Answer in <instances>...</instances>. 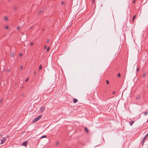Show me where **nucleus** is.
<instances>
[{
    "instance_id": "dca6fc26",
    "label": "nucleus",
    "mask_w": 148,
    "mask_h": 148,
    "mask_svg": "<svg viewBox=\"0 0 148 148\" xmlns=\"http://www.w3.org/2000/svg\"><path fill=\"white\" fill-rule=\"evenodd\" d=\"M50 48L49 47H48L47 49V51H49L50 49Z\"/></svg>"
},
{
    "instance_id": "2eb2a0df",
    "label": "nucleus",
    "mask_w": 148,
    "mask_h": 148,
    "mask_svg": "<svg viewBox=\"0 0 148 148\" xmlns=\"http://www.w3.org/2000/svg\"><path fill=\"white\" fill-rule=\"evenodd\" d=\"M136 15L135 16H133V20H132V21H134V19H135V17H136Z\"/></svg>"
},
{
    "instance_id": "4be33fe9",
    "label": "nucleus",
    "mask_w": 148,
    "mask_h": 148,
    "mask_svg": "<svg viewBox=\"0 0 148 148\" xmlns=\"http://www.w3.org/2000/svg\"><path fill=\"white\" fill-rule=\"evenodd\" d=\"M95 0H92V3H95Z\"/></svg>"
},
{
    "instance_id": "bb28decb",
    "label": "nucleus",
    "mask_w": 148,
    "mask_h": 148,
    "mask_svg": "<svg viewBox=\"0 0 148 148\" xmlns=\"http://www.w3.org/2000/svg\"><path fill=\"white\" fill-rule=\"evenodd\" d=\"M23 69V66H21V67H20V69L21 70H22Z\"/></svg>"
},
{
    "instance_id": "20e7f679",
    "label": "nucleus",
    "mask_w": 148,
    "mask_h": 148,
    "mask_svg": "<svg viewBox=\"0 0 148 148\" xmlns=\"http://www.w3.org/2000/svg\"><path fill=\"white\" fill-rule=\"evenodd\" d=\"M146 138H145V137H144L143 139V140L142 141V145H143V144H144L145 142V140Z\"/></svg>"
},
{
    "instance_id": "5701e85b",
    "label": "nucleus",
    "mask_w": 148,
    "mask_h": 148,
    "mask_svg": "<svg viewBox=\"0 0 148 148\" xmlns=\"http://www.w3.org/2000/svg\"><path fill=\"white\" fill-rule=\"evenodd\" d=\"M49 39H47V43H48L49 42Z\"/></svg>"
},
{
    "instance_id": "412c9836",
    "label": "nucleus",
    "mask_w": 148,
    "mask_h": 148,
    "mask_svg": "<svg viewBox=\"0 0 148 148\" xmlns=\"http://www.w3.org/2000/svg\"><path fill=\"white\" fill-rule=\"evenodd\" d=\"M121 74L120 73H119L118 74V77H120L121 76Z\"/></svg>"
},
{
    "instance_id": "b1692460",
    "label": "nucleus",
    "mask_w": 148,
    "mask_h": 148,
    "mask_svg": "<svg viewBox=\"0 0 148 148\" xmlns=\"http://www.w3.org/2000/svg\"><path fill=\"white\" fill-rule=\"evenodd\" d=\"M47 47V45H45L44 46V49H46Z\"/></svg>"
},
{
    "instance_id": "7c9ffc66",
    "label": "nucleus",
    "mask_w": 148,
    "mask_h": 148,
    "mask_svg": "<svg viewBox=\"0 0 148 148\" xmlns=\"http://www.w3.org/2000/svg\"><path fill=\"white\" fill-rule=\"evenodd\" d=\"M28 78H27V79H26V80H25V82H27L28 81Z\"/></svg>"
},
{
    "instance_id": "f8f14e48",
    "label": "nucleus",
    "mask_w": 148,
    "mask_h": 148,
    "mask_svg": "<svg viewBox=\"0 0 148 148\" xmlns=\"http://www.w3.org/2000/svg\"><path fill=\"white\" fill-rule=\"evenodd\" d=\"M4 19L6 21H7L8 20V18L6 16H5L4 17Z\"/></svg>"
},
{
    "instance_id": "7ed1b4c3",
    "label": "nucleus",
    "mask_w": 148,
    "mask_h": 148,
    "mask_svg": "<svg viewBox=\"0 0 148 148\" xmlns=\"http://www.w3.org/2000/svg\"><path fill=\"white\" fill-rule=\"evenodd\" d=\"M5 139L4 137H3L2 138V139L1 140V144H2L3 143V142H5Z\"/></svg>"
},
{
    "instance_id": "4468645a",
    "label": "nucleus",
    "mask_w": 148,
    "mask_h": 148,
    "mask_svg": "<svg viewBox=\"0 0 148 148\" xmlns=\"http://www.w3.org/2000/svg\"><path fill=\"white\" fill-rule=\"evenodd\" d=\"M42 66L41 65H40L39 68V70H40L41 69H42Z\"/></svg>"
},
{
    "instance_id": "39448f33",
    "label": "nucleus",
    "mask_w": 148,
    "mask_h": 148,
    "mask_svg": "<svg viewBox=\"0 0 148 148\" xmlns=\"http://www.w3.org/2000/svg\"><path fill=\"white\" fill-rule=\"evenodd\" d=\"M28 143V142L27 141H25L24 142H23L22 143V145L23 146H26L27 145V144Z\"/></svg>"
},
{
    "instance_id": "4c0bfd02",
    "label": "nucleus",
    "mask_w": 148,
    "mask_h": 148,
    "mask_svg": "<svg viewBox=\"0 0 148 148\" xmlns=\"http://www.w3.org/2000/svg\"><path fill=\"white\" fill-rule=\"evenodd\" d=\"M33 27V26H32L29 29H30L32 27Z\"/></svg>"
},
{
    "instance_id": "6ab92c4d",
    "label": "nucleus",
    "mask_w": 148,
    "mask_h": 148,
    "mask_svg": "<svg viewBox=\"0 0 148 148\" xmlns=\"http://www.w3.org/2000/svg\"><path fill=\"white\" fill-rule=\"evenodd\" d=\"M145 76V73H144L143 75H142V77H144Z\"/></svg>"
},
{
    "instance_id": "393cba45",
    "label": "nucleus",
    "mask_w": 148,
    "mask_h": 148,
    "mask_svg": "<svg viewBox=\"0 0 148 148\" xmlns=\"http://www.w3.org/2000/svg\"><path fill=\"white\" fill-rule=\"evenodd\" d=\"M148 136V133L146 135H145V136L144 137H145V138H146Z\"/></svg>"
},
{
    "instance_id": "a18cd8bd",
    "label": "nucleus",
    "mask_w": 148,
    "mask_h": 148,
    "mask_svg": "<svg viewBox=\"0 0 148 148\" xmlns=\"http://www.w3.org/2000/svg\"><path fill=\"white\" fill-rule=\"evenodd\" d=\"M23 95H22V96H23Z\"/></svg>"
},
{
    "instance_id": "aec40b11",
    "label": "nucleus",
    "mask_w": 148,
    "mask_h": 148,
    "mask_svg": "<svg viewBox=\"0 0 148 148\" xmlns=\"http://www.w3.org/2000/svg\"><path fill=\"white\" fill-rule=\"evenodd\" d=\"M106 82L108 84H109V81L108 80H107L106 81Z\"/></svg>"
},
{
    "instance_id": "79ce46f5",
    "label": "nucleus",
    "mask_w": 148,
    "mask_h": 148,
    "mask_svg": "<svg viewBox=\"0 0 148 148\" xmlns=\"http://www.w3.org/2000/svg\"><path fill=\"white\" fill-rule=\"evenodd\" d=\"M10 69H9V70H8V71H10Z\"/></svg>"
},
{
    "instance_id": "cd10ccee",
    "label": "nucleus",
    "mask_w": 148,
    "mask_h": 148,
    "mask_svg": "<svg viewBox=\"0 0 148 148\" xmlns=\"http://www.w3.org/2000/svg\"><path fill=\"white\" fill-rule=\"evenodd\" d=\"M33 45V42H32L30 43V45L31 46H32Z\"/></svg>"
},
{
    "instance_id": "37998d69",
    "label": "nucleus",
    "mask_w": 148,
    "mask_h": 148,
    "mask_svg": "<svg viewBox=\"0 0 148 148\" xmlns=\"http://www.w3.org/2000/svg\"><path fill=\"white\" fill-rule=\"evenodd\" d=\"M10 69H9V70H8V71H10Z\"/></svg>"
},
{
    "instance_id": "0eeeda50",
    "label": "nucleus",
    "mask_w": 148,
    "mask_h": 148,
    "mask_svg": "<svg viewBox=\"0 0 148 148\" xmlns=\"http://www.w3.org/2000/svg\"><path fill=\"white\" fill-rule=\"evenodd\" d=\"M73 101L74 103H75L77 102L78 100L77 99H73Z\"/></svg>"
},
{
    "instance_id": "a878e982",
    "label": "nucleus",
    "mask_w": 148,
    "mask_h": 148,
    "mask_svg": "<svg viewBox=\"0 0 148 148\" xmlns=\"http://www.w3.org/2000/svg\"><path fill=\"white\" fill-rule=\"evenodd\" d=\"M59 143L58 142L56 143V145H58L59 144Z\"/></svg>"
},
{
    "instance_id": "f3484780",
    "label": "nucleus",
    "mask_w": 148,
    "mask_h": 148,
    "mask_svg": "<svg viewBox=\"0 0 148 148\" xmlns=\"http://www.w3.org/2000/svg\"><path fill=\"white\" fill-rule=\"evenodd\" d=\"M5 28L6 29H8L9 28V27L8 26H5Z\"/></svg>"
},
{
    "instance_id": "2f4dec72",
    "label": "nucleus",
    "mask_w": 148,
    "mask_h": 148,
    "mask_svg": "<svg viewBox=\"0 0 148 148\" xmlns=\"http://www.w3.org/2000/svg\"><path fill=\"white\" fill-rule=\"evenodd\" d=\"M138 70H139V69L138 68H137L136 69V71H138Z\"/></svg>"
},
{
    "instance_id": "f257e3e1",
    "label": "nucleus",
    "mask_w": 148,
    "mask_h": 148,
    "mask_svg": "<svg viewBox=\"0 0 148 148\" xmlns=\"http://www.w3.org/2000/svg\"><path fill=\"white\" fill-rule=\"evenodd\" d=\"M42 117V116L40 115L38 116L37 117H36L33 121V123H34L37 121H38Z\"/></svg>"
},
{
    "instance_id": "72a5a7b5",
    "label": "nucleus",
    "mask_w": 148,
    "mask_h": 148,
    "mask_svg": "<svg viewBox=\"0 0 148 148\" xmlns=\"http://www.w3.org/2000/svg\"><path fill=\"white\" fill-rule=\"evenodd\" d=\"M2 102V99H1V101H0V103H1Z\"/></svg>"
},
{
    "instance_id": "f704fd0d",
    "label": "nucleus",
    "mask_w": 148,
    "mask_h": 148,
    "mask_svg": "<svg viewBox=\"0 0 148 148\" xmlns=\"http://www.w3.org/2000/svg\"><path fill=\"white\" fill-rule=\"evenodd\" d=\"M64 3V2L62 1V4H63Z\"/></svg>"
},
{
    "instance_id": "9d476101",
    "label": "nucleus",
    "mask_w": 148,
    "mask_h": 148,
    "mask_svg": "<svg viewBox=\"0 0 148 148\" xmlns=\"http://www.w3.org/2000/svg\"><path fill=\"white\" fill-rule=\"evenodd\" d=\"M134 123V121H133L132 122H130V125L131 126Z\"/></svg>"
},
{
    "instance_id": "1a4fd4ad",
    "label": "nucleus",
    "mask_w": 148,
    "mask_h": 148,
    "mask_svg": "<svg viewBox=\"0 0 148 148\" xmlns=\"http://www.w3.org/2000/svg\"><path fill=\"white\" fill-rule=\"evenodd\" d=\"M14 53H10V56L12 57H14Z\"/></svg>"
},
{
    "instance_id": "c85d7f7f",
    "label": "nucleus",
    "mask_w": 148,
    "mask_h": 148,
    "mask_svg": "<svg viewBox=\"0 0 148 148\" xmlns=\"http://www.w3.org/2000/svg\"><path fill=\"white\" fill-rule=\"evenodd\" d=\"M22 54L21 53H20V54H19V56L20 57H21V56H22Z\"/></svg>"
},
{
    "instance_id": "c9c22d12",
    "label": "nucleus",
    "mask_w": 148,
    "mask_h": 148,
    "mask_svg": "<svg viewBox=\"0 0 148 148\" xmlns=\"http://www.w3.org/2000/svg\"><path fill=\"white\" fill-rule=\"evenodd\" d=\"M115 91H114L112 93L113 94H114L115 93Z\"/></svg>"
},
{
    "instance_id": "ea45409f",
    "label": "nucleus",
    "mask_w": 148,
    "mask_h": 148,
    "mask_svg": "<svg viewBox=\"0 0 148 148\" xmlns=\"http://www.w3.org/2000/svg\"><path fill=\"white\" fill-rule=\"evenodd\" d=\"M147 89H148V86H147Z\"/></svg>"
},
{
    "instance_id": "f03ea898",
    "label": "nucleus",
    "mask_w": 148,
    "mask_h": 148,
    "mask_svg": "<svg viewBox=\"0 0 148 148\" xmlns=\"http://www.w3.org/2000/svg\"><path fill=\"white\" fill-rule=\"evenodd\" d=\"M45 108L44 106H42L40 108V112H43L45 110Z\"/></svg>"
},
{
    "instance_id": "ddd939ff",
    "label": "nucleus",
    "mask_w": 148,
    "mask_h": 148,
    "mask_svg": "<svg viewBox=\"0 0 148 148\" xmlns=\"http://www.w3.org/2000/svg\"><path fill=\"white\" fill-rule=\"evenodd\" d=\"M143 113H144V115H147L148 113L147 112H143Z\"/></svg>"
},
{
    "instance_id": "a211bd4d",
    "label": "nucleus",
    "mask_w": 148,
    "mask_h": 148,
    "mask_svg": "<svg viewBox=\"0 0 148 148\" xmlns=\"http://www.w3.org/2000/svg\"><path fill=\"white\" fill-rule=\"evenodd\" d=\"M42 12V10H40V11H39V12H38V14H40L41 13V12Z\"/></svg>"
},
{
    "instance_id": "58836bf2",
    "label": "nucleus",
    "mask_w": 148,
    "mask_h": 148,
    "mask_svg": "<svg viewBox=\"0 0 148 148\" xmlns=\"http://www.w3.org/2000/svg\"><path fill=\"white\" fill-rule=\"evenodd\" d=\"M146 122H148V119H147V120Z\"/></svg>"
},
{
    "instance_id": "423d86ee",
    "label": "nucleus",
    "mask_w": 148,
    "mask_h": 148,
    "mask_svg": "<svg viewBox=\"0 0 148 148\" xmlns=\"http://www.w3.org/2000/svg\"><path fill=\"white\" fill-rule=\"evenodd\" d=\"M141 97V96L140 95H138L137 96V97L136 98V100L140 99Z\"/></svg>"
},
{
    "instance_id": "473e14b6",
    "label": "nucleus",
    "mask_w": 148,
    "mask_h": 148,
    "mask_svg": "<svg viewBox=\"0 0 148 148\" xmlns=\"http://www.w3.org/2000/svg\"><path fill=\"white\" fill-rule=\"evenodd\" d=\"M36 71H35L34 72V75H35L36 74Z\"/></svg>"
},
{
    "instance_id": "6e6552de",
    "label": "nucleus",
    "mask_w": 148,
    "mask_h": 148,
    "mask_svg": "<svg viewBox=\"0 0 148 148\" xmlns=\"http://www.w3.org/2000/svg\"><path fill=\"white\" fill-rule=\"evenodd\" d=\"M85 131H86V132L87 133H88V130L87 129V128L86 127H85Z\"/></svg>"
},
{
    "instance_id": "9b49d317",
    "label": "nucleus",
    "mask_w": 148,
    "mask_h": 148,
    "mask_svg": "<svg viewBox=\"0 0 148 148\" xmlns=\"http://www.w3.org/2000/svg\"><path fill=\"white\" fill-rule=\"evenodd\" d=\"M47 137V136L46 135H44L41 136L40 138L42 139L43 138H46Z\"/></svg>"
},
{
    "instance_id": "c756f323",
    "label": "nucleus",
    "mask_w": 148,
    "mask_h": 148,
    "mask_svg": "<svg viewBox=\"0 0 148 148\" xmlns=\"http://www.w3.org/2000/svg\"><path fill=\"white\" fill-rule=\"evenodd\" d=\"M20 29V27H17V29L18 30V29Z\"/></svg>"
},
{
    "instance_id": "a19ab883",
    "label": "nucleus",
    "mask_w": 148,
    "mask_h": 148,
    "mask_svg": "<svg viewBox=\"0 0 148 148\" xmlns=\"http://www.w3.org/2000/svg\"><path fill=\"white\" fill-rule=\"evenodd\" d=\"M44 29H42V30H44Z\"/></svg>"
},
{
    "instance_id": "e433bc0d",
    "label": "nucleus",
    "mask_w": 148,
    "mask_h": 148,
    "mask_svg": "<svg viewBox=\"0 0 148 148\" xmlns=\"http://www.w3.org/2000/svg\"><path fill=\"white\" fill-rule=\"evenodd\" d=\"M135 0H134V1H133V3H135Z\"/></svg>"
},
{
    "instance_id": "c03bdc74",
    "label": "nucleus",
    "mask_w": 148,
    "mask_h": 148,
    "mask_svg": "<svg viewBox=\"0 0 148 148\" xmlns=\"http://www.w3.org/2000/svg\"><path fill=\"white\" fill-rule=\"evenodd\" d=\"M23 95H22V96H23Z\"/></svg>"
}]
</instances>
